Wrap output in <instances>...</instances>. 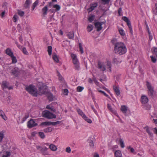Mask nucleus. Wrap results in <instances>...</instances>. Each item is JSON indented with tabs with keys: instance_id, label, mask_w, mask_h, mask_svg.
<instances>
[{
	"instance_id": "nucleus-36",
	"label": "nucleus",
	"mask_w": 157,
	"mask_h": 157,
	"mask_svg": "<svg viewBox=\"0 0 157 157\" xmlns=\"http://www.w3.org/2000/svg\"><path fill=\"white\" fill-rule=\"evenodd\" d=\"M71 57L72 61L78 59L77 58V56L75 54L71 53Z\"/></svg>"
},
{
	"instance_id": "nucleus-56",
	"label": "nucleus",
	"mask_w": 157,
	"mask_h": 157,
	"mask_svg": "<svg viewBox=\"0 0 157 157\" xmlns=\"http://www.w3.org/2000/svg\"><path fill=\"white\" fill-rule=\"evenodd\" d=\"M151 59L153 63H155L156 61V59H155V57H154L152 56H151Z\"/></svg>"
},
{
	"instance_id": "nucleus-45",
	"label": "nucleus",
	"mask_w": 157,
	"mask_h": 157,
	"mask_svg": "<svg viewBox=\"0 0 157 157\" xmlns=\"http://www.w3.org/2000/svg\"><path fill=\"white\" fill-rule=\"evenodd\" d=\"M107 66L108 67V68L109 69V71H111V63L110 62H108L107 63Z\"/></svg>"
},
{
	"instance_id": "nucleus-5",
	"label": "nucleus",
	"mask_w": 157,
	"mask_h": 157,
	"mask_svg": "<svg viewBox=\"0 0 157 157\" xmlns=\"http://www.w3.org/2000/svg\"><path fill=\"white\" fill-rule=\"evenodd\" d=\"M98 68L101 71H104L106 70L105 65L103 62L99 61L98 63Z\"/></svg>"
},
{
	"instance_id": "nucleus-9",
	"label": "nucleus",
	"mask_w": 157,
	"mask_h": 157,
	"mask_svg": "<svg viewBox=\"0 0 157 157\" xmlns=\"http://www.w3.org/2000/svg\"><path fill=\"white\" fill-rule=\"evenodd\" d=\"M75 66V69L77 70L80 69L79 63L78 59L72 61Z\"/></svg>"
},
{
	"instance_id": "nucleus-6",
	"label": "nucleus",
	"mask_w": 157,
	"mask_h": 157,
	"mask_svg": "<svg viewBox=\"0 0 157 157\" xmlns=\"http://www.w3.org/2000/svg\"><path fill=\"white\" fill-rule=\"evenodd\" d=\"M52 7L54 9H51L49 11L51 13H55L59 11L61 8L60 6L57 4H55L52 5Z\"/></svg>"
},
{
	"instance_id": "nucleus-17",
	"label": "nucleus",
	"mask_w": 157,
	"mask_h": 157,
	"mask_svg": "<svg viewBox=\"0 0 157 157\" xmlns=\"http://www.w3.org/2000/svg\"><path fill=\"white\" fill-rule=\"evenodd\" d=\"M144 129H145L147 132L148 133L149 135L151 136H152L153 134L152 132L151 131L149 127L148 126H146L144 128Z\"/></svg>"
},
{
	"instance_id": "nucleus-43",
	"label": "nucleus",
	"mask_w": 157,
	"mask_h": 157,
	"mask_svg": "<svg viewBox=\"0 0 157 157\" xmlns=\"http://www.w3.org/2000/svg\"><path fill=\"white\" fill-rule=\"evenodd\" d=\"M18 18V17L17 15H14L13 18V22H16L17 21Z\"/></svg>"
},
{
	"instance_id": "nucleus-57",
	"label": "nucleus",
	"mask_w": 157,
	"mask_h": 157,
	"mask_svg": "<svg viewBox=\"0 0 157 157\" xmlns=\"http://www.w3.org/2000/svg\"><path fill=\"white\" fill-rule=\"evenodd\" d=\"M66 151L68 153H70L71 152V149L69 147H67L66 149Z\"/></svg>"
},
{
	"instance_id": "nucleus-32",
	"label": "nucleus",
	"mask_w": 157,
	"mask_h": 157,
	"mask_svg": "<svg viewBox=\"0 0 157 157\" xmlns=\"http://www.w3.org/2000/svg\"><path fill=\"white\" fill-rule=\"evenodd\" d=\"M114 90L116 94L117 95H119L120 94V92L118 88L117 87H114Z\"/></svg>"
},
{
	"instance_id": "nucleus-10",
	"label": "nucleus",
	"mask_w": 157,
	"mask_h": 157,
	"mask_svg": "<svg viewBox=\"0 0 157 157\" xmlns=\"http://www.w3.org/2000/svg\"><path fill=\"white\" fill-rule=\"evenodd\" d=\"M98 6V3L97 2H94L91 3L90 5V7L88 9V10L89 12L92 11L94 10L95 8H96Z\"/></svg>"
},
{
	"instance_id": "nucleus-38",
	"label": "nucleus",
	"mask_w": 157,
	"mask_h": 157,
	"mask_svg": "<svg viewBox=\"0 0 157 157\" xmlns=\"http://www.w3.org/2000/svg\"><path fill=\"white\" fill-rule=\"evenodd\" d=\"M48 52L49 55L51 56L52 54V47L51 46H48Z\"/></svg>"
},
{
	"instance_id": "nucleus-33",
	"label": "nucleus",
	"mask_w": 157,
	"mask_h": 157,
	"mask_svg": "<svg viewBox=\"0 0 157 157\" xmlns=\"http://www.w3.org/2000/svg\"><path fill=\"white\" fill-rule=\"evenodd\" d=\"M12 60V63H15L17 62V60L16 57L13 55L11 57Z\"/></svg>"
},
{
	"instance_id": "nucleus-14",
	"label": "nucleus",
	"mask_w": 157,
	"mask_h": 157,
	"mask_svg": "<svg viewBox=\"0 0 157 157\" xmlns=\"http://www.w3.org/2000/svg\"><path fill=\"white\" fill-rule=\"evenodd\" d=\"M148 101L147 97L145 95H143L141 98V102L143 104L147 103Z\"/></svg>"
},
{
	"instance_id": "nucleus-23",
	"label": "nucleus",
	"mask_w": 157,
	"mask_h": 157,
	"mask_svg": "<svg viewBox=\"0 0 157 157\" xmlns=\"http://www.w3.org/2000/svg\"><path fill=\"white\" fill-rule=\"evenodd\" d=\"M113 62L114 63L117 64L120 63L121 62V60L118 58H115L113 59Z\"/></svg>"
},
{
	"instance_id": "nucleus-7",
	"label": "nucleus",
	"mask_w": 157,
	"mask_h": 157,
	"mask_svg": "<svg viewBox=\"0 0 157 157\" xmlns=\"http://www.w3.org/2000/svg\"><path fill=\"white\" fill-rule=\"evenodd\" d=\"M37 125V124L35 123L33 119H31L28 122L27 126L29 128H31Z\"/></svg>"
},
{
	"instance_id": "nucleus-50",
	"label": "nucleus",
	"mask_w": 157,
	"mask_h": 157,
	"mask_svg": "<svg viewBox=\"0 0 157 157\" xmlns=\"http://www.w3.org/2000/svg\"><path fill=\"white\" fill-rule=\"evenodd\" d=\"M61 121H58L56 122H52V125L54 126L57 124H59L61 123Z\"/></svg>"
},
{
	"instance_id": "nucleus-60",
	"label": "nucleus",
	"mask_w": 157,
	"mask_h": 157,
	"mask_svg": "<svg viewBox=\"0 0 157 157\" xmlns=\"http://www.w3.org/2000/svg\"><path fill=\"white\" fill-rule=\"evenodd\" d=\"M39 125L40 126H41L42 125L47 126V122H42Z\"/></svg>"
},
{
	"instance_id": "nucleus-34",
	"label": "nucleus",
	"mask_w": 157,
	"mask_h": 157,
	"mask_svg": "<svg viewBox=\"0 0 157 157\" xmlns=\"http://www.w3.org/2000/svg\"><path fill=\"white\" fill-rule=\"evenodd\" d=\"M38 1L37 0L33 3L32 7V10H34L35 8L38 5Z\"/></svg>"
},
{
	"instance_id": "nucleus-47",
	"label": "nucleus",
	"mask_w": 157,
	"mask_h": 157,
	"mask_svg": "<svg viewBox=\"0 0 157 157\" xmlns=\"http://www.w3.org/2000/svg\"><path fill=\"white\" fill-rule=\"evenodd\" d=\"M18 13L19 15L20 16L22 17L23 16H24V13L23 11H20V10H18Z\"/></svg>"
},
{
	"instance_id": "nucleus-42",
	"label": "nucleus",
	"mask_w": 157,
	"mask_h": 157,
	"mask_svg": "<svg viewBox=\"0 0 157 157\" xmlns=\"http://www.w3.org/2000/svg\"><path fill=\"white\" fill-rule=\"evenodd\" d=\"M109 110L112 112L114 114L116 115L118 117H119L118 115H117V113L116 111V110H115V109H109Z\"/></svg>"
},
{
	"instance_id": "nucleus-55",
	"label": "nucleus",
	"mask_w": 157,
	"mask_h": 157,
	"mask_svg": "<svg viewBox=\"0 0 157 157\" xmlns=\"http://www.w3.org/2000/svg\"><path fill=\"white\" fill-rule=\"evenodd\" d=\"M90 146L91 147H93L94 146L93 141L91 140H90L89 141Z\"/></svg>"
},
{
	"instance_id": "nucleus-44",
	"label": "nucleus",
	"mask_w": 157,
	"mask_h": 157,
	"mask_svg": "<svg viewBox=\"0 0 157 157\" xmlns=\"http://www.w3.org/2000/svg\"><path fill=\"white\" fill-rule=\"evenodd\" d=\"M147 29L148 33L149 35V39L150 40H151L152 39V38H153L152 36V35L151 34V33L149 31L148 28H147Z\"/></svg>"
},
{
	"instance_id": "nucleus-59",
	"label": "nucleus",
	"mask_w": 157,
	"mask_h": 157,
	"mask_svg": "<svg viewBox=\"0 0 157 157\" xmlns=\"http://www.w3.org/2000/svg\"><path fill=\"white\" fill-rule=\"evenodd\" d=\"M29 117V114H26L25 115V117L23 118V121H25Z\"/></svg>"
},
{
	"instance_id": "nucleus-12",
	"label": "nucleus",
	"mask_w": 157,
	"mask_h": 157,
	"mask_svg": "<svg viewBox=\"0 0 157 157\" xmlns=\"http://www.w3.org/2000/svg\"><path fill=\"white\" fill-rule=\"evenodd\" d=\"M94 25L96 28L97 29V31H99L102 28L101 26L102 23L101 22H97L95 23Z\"/></svg>"
},
{
	"instance_id": "nucleus-63",
	"label": "nucleus",
	"mask_w": 157,
	"mask_h": 157,
	"mask_svg": "<svg viewBox=\"0 0 157 157\" xmlns=\"http://www.w3.org/2000/svg\"><path fill=\"white\" fill-rule=\"evenodd\" d=\"M47 125H52V122L50 121H47Z\"/></svg>"
},
{
	"instance_id": "nucleus-13",
	"label": "nucleus",
	"mask_w": 157,
	"mask_h": 157,
	"mask_svg": "<svg viewBox=\"0 0 157 157\" xmlns=\"http://www.w3.org/2000/svg\"><path fill=\"white\" fill-rule=\"evenodd\" d=\"M19 71V69L17 67H15L11 71V72L13 75L17 76L18 75Z\"/></svg>"
},
{
	"instance_id": "nucleus-49",
	"label": "nucleus",
	"mask_w": 157,
	"mask_h": 157,
	"mask_svg": "<svg viewBox=\"0 0 157 157\" xmlns=\"http://www.w3.org/2000/svg\"><path fill=\"white\" fill-rule=\"evenodd\" d=\"M4 112L2 111H0V116H1L2 118L4 120H6V119L5 117H4Z\"/></svg>"
},
{
	"instance_id": "nucleus-8",
	"label": "nucleus",
	"mask_w": 157,
	"mask_h": 157,
	"mask_svg": "<svg viewBox=\"0 0 157 157\" xmlns=\"http://www.w3.org/2000/svg\"><path fill=\"white\" fill-rule=\"evenodd\" d=\"M122 19L124 21L127 22L130 32L132 33V30L131 27V26L130 25V21L128 18L126 17H123Z\"/></svg>"
},
{
	"instance_id": "nucleus-25",
	"label": "nucleus",
	"mask_w": 157,
	"mask_h": 157,
	"mask_svg": "<svg viewBox=\"0 0 157 157\" xmlns=\"http://www.w3.org/2000/svg\"><path fill=\"white\" fill-rule=\"evenodd\" d=\"M115 155L116 157H121L122 154L121 151L119 150H117L115 153Z\"/></svg>"
},
{
	"instance_id": "nucleus-30",
	"label": "nucleus",
	"mask_w": 157,
	"mask_h": 157,
	"mask_svg": "<svg viewBox=\"0 0 157 157\" xmlns=\"http://www.w3.org/2000/svg\"><path fill=\"white\" fill-rule=\"evenodd\" d=\"M83 118L87 122L89 123H91L92 122V121L88 118L86 115L83 116Z\"/></svg>"
},
{
	"instance_id": "nucleus-24",
	"label": "nucleus",
	"mask_w": 157,
	"mask_h": 157,
	"mask_svg": "<svg viewBox=\"0 0 157 157\" xmlns=\"http://www.w3.org/2000/svg\"><path fill=\"white\" fill-rule=\"evenodd\" d=\"M52 127H48L43 130V131L45 133L50 132L52 130Z\"/></svg>"
},
{
	"instance_id": "nucleus-19",
	"label": "nucleus",
	"mask_w": 157,
	"mask_h": 157,
	"mask_svg": "<svg viewBox=\"0 0 157 157\" xmlns=\"http://www.w3.org/2000/svg\"><path fill=\"white\" fill-rule=\"evenodd\" d=\"M48 11V7L47 6H45L42 9L43 14L44 15H46L47 14V12Z\"/></svg>"
},
{
	"instance_id": "nucleus-58",
	"label": "nucleus",
	"mask_w": 157,
	"mask_h": 157,
	"mask_svg": "<svg viewBox=\"0 0 157 157\" xmlns=\"http://www.w3.org/2000/svg\"><path fill=\"white\" fill-rule=\"evenodd\" d=\"M101 1L104 4H105L108 3L109 0H101Z\"/></svg>"
},
{
	"instance_id": "nucleus-1",
	"label": "nucleus",
	"mask_w": 157,
	"mask_h": 157,
	"mask_svg": "<svg viewBox=\"0 0 157 157\" xmlns=\"http://www.w3.org/2000/svg\"><path fill=\"white\" fill-rule=\"evenodd\" d=\"M114 51L116 53L121 55L126 52L127 48L124 43L121 42H118L115 44Z\"/></svg>"
},
{
	"instance_id": "nucleus-46",
	"label": "nucleus",
	"mask_w": 157,
	"mask_h": 157,
	"mask_svg": "<svg viewBox=\"0 0 157 157\" xmlns=\"http://www.w3.org/2000/svg\"><path fill=\"white\" fill-rule=\"evenodd\" d=\"M79 48L81 54H82L83 53V48L82 47V45L81 43L79 44Z\"/></svg>"
},
{
	"instance_id": "nucleus-48",
	"label": "nucleus",
	"mask_w": 157,
	"mask_h": 157,
	"mask_svg": "<svg viewBox=\"0 0 157 157\" xmlns=\"http://www.w3.org/2000/svg\"><path fill=\"white\" fill-rule=\"evenodd\" d=\"M22 51L23 53L26 55H28V53L27 51L26 50V48L25 47H24L22 49Z\"/></svg>"
},
{
	"instance_id": "nucleus-3",
	"label": "nucleus",
	"mask_w": 157,
	"mask_h": 157,
	"mask_svg": "<svg viewBox=\"0 0 157 157\" xmlns=\"http://www.w3.org/2000/svg\"><path fill=\"white\" fill-rule=\"evenodd\" d=\"M43 117L48 119L55 118L56 116L48 111H44L43 113Z\"/></svg>"
},
{
	"instance_id": "nucleus-28",
	"label": "nucleus",
	"mask_w": 157,
	"mask_h": 157,
	"mask_svg": "<svg viewBox=\"0 0 157 157\" xmlns=\"http://www.w3.org/2000/svg\"><path fill=\"white\" fill-rule=\"evenodd\" d=\"M118 30L119 33L121 36H124L125 35V33L122 29L120 28Z\"/></svg>"
},
{
	"instance_id": "nucleus-11",
	"label": "nucleus",
	"mask_w": 157,
	"mask_h": 157,
	"mask_svg": "<svg viewBox=\"0 0 157 157\" xmlns=\"http://www.w3.org/2000/svg\"><path fill=\"white\" fill-rule=\"evenodd\" d=\"M48 149V148L46 147L45 146H43L41 147L40 150L43 155H49V153L48 152L46 151Z\"/></svg>"
},
{
	"instance_id": "nucleus-21",
	"label": "nucleus",
	"mask_w": 157,
	"mask_h": 157,
	"mask_svg": "<svg viewBox=\"0 0 157 157\" xmlns=\"http://www.w3.org/2000/svg\"><path fill=\"white\" fill-rule=\"evenodd\" d=\"M67 35L69 39H73L74 38V34L73 32L68 33Z\"/></svg>"
},
{
	"instance_id": "nucleus-16",
	"label": "nucleus",
	"mask_w": 157,
	"mask_h": 157,
	"mask_svg": "<svg viewBox=\"0 0 157 157\" xmlns=\"http://www.w3.org/2000/svg\"><path fill=\"white\" fill-rule=\"evenodd\" d=\"M45 87V89H42V90H41V92H43V91H44V94H42H42H47V86H41L39 88V91L38 92H39V90L40 89H41V88H42L43 87Z\"/></svg>"
},
{
	"instance_id": "nucleus-20",
	"label": "nucleus",
	"mask_w": 157,
	"mask_h": 157,
	"mask_svg": "<svg viewBox=\"0 0 157 157\" xmlns=\"http://www.w3.org/2000/svg\"><path fill=\"white\" fill-rule=\"evenodd\" d=\"M6 53L10 57L13 55V52L9 48H7L6 49Z\"/></svg>"
},
{
	"instance_id": "nucleus-2",
	"label": "nucleus",
	"mask_w": 157,
	"mask_h": 157,
	"mask_svg": "<svg viewBox=\"0 0 157 157\" xmlns=\"http://www.w3.org/2000/svg\"><path fill=\"white\" fill-rule=\"evenodd\" d=\"M45 87H43L40 89L39 91L38 92L36 88L33 85H30L26 87V90L33 96L36 97L38 95H41L42 94H44V91L42 92H41L42 89H45Z\"/></svg>"
},
{
	"instance_id": "nucleus-40",
	"label": "nucleus",
	"mask_w": 157,
	"mask_h": 157,
	"mask_svg": "<svg viewBox=\"0 0 157 157\" xmlns=\"http://www.w3.org/2000/svg\"><path fill=\"white\" fill-rule=\"evenodd\" d=\"M84 88L83 87L81 86H78L77 88V91L79 92H82L84 89Z\"/></svg>"
},
{
	"instance_id": "nucleus-64",
	"label": "nucleus",
	"mask_w": 157,
	"mask_h": 157,
	"mask_svg": "<svg viewBox=\"0 0 157 157\" xmlns=\"http://www.w3.org/2000/svg\"><path fill=\"white\" fill-rule=\"evenodd\" d=\"M94 157H99V155L97 153H95L94 154Z\"/></svg>"
},
{
	"instance_id": "nucleus-51",
	"label": "nucleus",
	"mask_w": 157,
	"mask_h": 157,
	"mask_svg": "<svg viewBox=\"0 0 157 157\" xmlns=\"http://www.w3.org/2000/svg\"><path fill=\"white\" fill-rule=\"evenodd\" d=\"M54 104H56V103H53V104H51L49 105H47L46 106V108H52V107H55V106H54L53 105Z\"/></svg>"
},
{
	"instance_id": "nucleus-31",
	"label": "nucleus",
	"mask_w": 157,
	"mask_h": 157,
	"mask_svg": "<svg viewBox=\"0 0 157 157\" xmlns=\"http://www.w3.org/2000/svg\"><path fill=\"white\" fill-rule=\"evenodd\" d=\"M93 26L91 25H89L87 27V29L88 32L91 31L93 29Z\"/></svg>"
},
{
	"instance_id": "nucleus-26",
	"label": "nucleus",
	"mask_w": 157,
	"mask_h": 157,
	"mask_svg": "<svg viewBox=\"0 0 157 157\" xmlns=\"http://www.w3.org/2000/svg\"><path fill=\"white\" fill-rule=\"evenodd\" d=\"M53 60L56 63H58L59 62V60L58 59V57L56 54H53Z\"/></svg>"
},
{
	"instance_id": "nucleus-35",
	"label": "nucleus",
	"mask_w": 157,
	"mask_h": 157,
	"mask_svg": "<svg viewBox=\"0 0 157 157\" xmlns=\"http://www.w3.org/2000/svg\"><path fill=\"white\" fill-rule=\"evenodd\" d=\"M77 111L78 114L81 116L83 118V116L85 115L79 109H77Z\"/></svg>"
},
{
	"instance_id": "nucleus-37",
	"label": "nucleus",
	"mask_w": 157,
	"mask_h": 157,
	"mask_svg": "<svg viewBox=\"0 0 157 157\" xmlns=\"http://www.w3.org/2000/svg\"><path fill=\"white\" fill-rule=\"evenodd\" d=\"M95 16L94 15H92L88 18V20L90 22H91L94 19Z\"/></svg>"
},
{
	"instance_id": "nucleus-29",
	"label": "nucleus",
	"mask_w": 157,
	"mask_h": 157,
	"mask_svg": "<svg viewBox=\"0 0 157 157\" xmlns=\"http://www.w3.org/2000/svg\"><path fill=\"white\" fill-rule=\"evenodd\" d=\"M153 122L157 126V119H153ZM154 133H156L157 134V128H154Z\"/></svg>"
},
{
	"instance_id": "nucleus-39",
	"label": "nucleus",
	"mask_w": 157,
	"mask_h": 157,
	"mask_svg": "<svg viewBox=\"0 0 157 157\" xmlns=\"http://www.w3.org/2000/svg\"><path fill=\"white\" fill-rule=\"evenodd\" d=\"M38 134L39 136L41 138L44 139L45 138V136L44 132H39Z\"/></svg>"
},
{
	"instance_id": "nucleus-27",
	"label": "nucleus",
	"mask_w": 157,
	"mask_h": 157,
	"mask_svg": "<svg viewBox=\"0 0 157 157\" xmlns=\"http://www.w3.org/2000/svg\"><path fill=\"white\" fill-rule=\"evenodd\" d=\"M8 83L5 81H4L2 82V86L3 88L8 87Z\"/></svg>"
},
{
	"instance_id": "nucleus-62",
	"label": "nucleus",
	"mask_w": 157,
	"mask_h": 157,
	"mask_svg": "<svg viewBox=\"0 0 157 157\" xmlns=\"http://www.w3.org/2000/svg\"><path fill=\"white\" fill-rule=\"evenodd\" d=\"M6 155H5L6 156H7L8 157H9L10 156V152L7 151L6 153Z\"/></svg>"
},
{
	"instance_id": "nucleus-41",
	"label": "nucleus",
	"mask_w": 157,
	"mask_h": 157,
	"mask_svg": "<svg viewBox=\"0 0 157 157\" xmlns=\"http://www.w3.org/2000/svg\"><path fill=\"white\" fill-rule=\"evenodd\" d=\"M119 141L121 147L124 148V145L123 140L121 139H120Z\"/></svg>"
},
{
	"instance_id": "nucleus-53",
	"label": "nucleus",
	"mask_w": 157,
	"mask_h": 157,
	"mask_svg": "<svg viewBox=\"0 0 157 157\" xmlns=\"http://www.w3.org/2000/svg\"><path fill=\"white\" fill-rule=\"evenodd\" d=\"M4 134L0 132V142H1L4 137Z\"/></svg>"
},
{
	"instance_id": "nucleus-52",
	"label": "nucleus",
	"mask_w": 157,
	"mask_h": 157,
	"mask_svg": "<svg viewBox=\"0 0 157 157\" xmlns=\"http://www.w3.org/2000/svg\"><path fill=\"white\" fill-rule=\"evenodd\" d=\"M121 111L124 113H125L128 110L127 109H121Z\"/></svg>"
},
{
	"instance_id": "nucleus-15",
	"label": "nucleus",
	"mask_w": 157,
	"mask_h": 157,
	"mask_svg": "<svg viewBox=\"0 0 157 157\" xmlns=\"http://www.w3.org/2000/svg\"><path fill=\"white\" fill-rule=\"evenodd\" d=\"M47 96L48 99L50 101H52L54 100L55 98L53 96L52 94L50 93H48L47 94Z\"/></svg>"
},
{
	"instance_id": "nucleus-54",
	"label": "nucleus",
	"mask_w": 157,
	"mask_h": 157,
	"mask_svg": "<svg viewBox=\"0 0 157 157\" xmlns=\"http://www.w3.org/2000/svg\"><path fill=\"white\" fill-rule=\"evenodd\" d=\"M68 93V91L67 89H65L64 90L63 93L64 95H67Z\"/></svg>"
},
{
	"instance_id": "nucleus-22",
	"label": "nucleus",
	"mask_w": 157,
	"mask_h": 157,
	"mask_svg": "<svg viewBox=\"0 0 157 157\" xmlns=\"http://www.w3.org/2000/svg\"><path fill=\"white\" fill-rule=\"evenodd\" d=\"M31 3V2L30 0H26L24 5V7L26 8H28Z\"/></svg>"
},
{
	"instance_id": "nucleus-4",
	"label": "nucleus",
	"mask_w": 157,
	"mask_h": 157,
	"mask_svg": "<svg viewBox=\"0 0 157 157\" xmlns=\"http://www.w3.org/2000/svg\"><path fill=\"white\" fill-rule=\"evenodd\" d=\"M146 85L148 89V92L149 94L151 96H152L153 95L154 92L153 87L151 83L148 82H147Z\"/></svg>"
},
{
	"instance_id": "nucleus-18",
	"label": "nucleus",
	"mask_w": 157,
	"mask_h": 157,
	"mask_svg": "<svg viewBox=\"0 0 157 157\" xmlns=\"http://www.w3.org/2000/svg\"><path fill=\"white\" fill-rule=\"evenodd\" d=\"M49 148L53 151H56L57 150V147L54 144H52L49 146Z\"/></svg>"
},
{
	"instance_id": "nucleus-61",
	"label": "nucleus",
	"mask_w": 157,
	"mask_h": 157,
	"mask_svg": "<svg viewBox=\"0 0 157 157\" xmlns=\"http://www.w3.org/2000/svg\"><path fill=\"white\" fill-rule=\"evenodd\" d=\"M155 9L154 11V12L156 14H157V3L155 5Z\"/></svg>"
}]
</instances>
